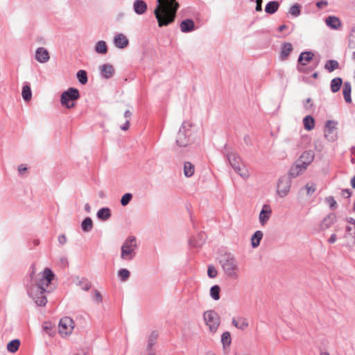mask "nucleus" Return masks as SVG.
Returning a JSON list of instances; mask_svg holds the SVG:
<instances>
[{"label": "nucleus", "instance_id": "f257e3e1", "mask_svg": "<svg viewBox=\"0 0 355 355\" xmlns=\"http://www.w3.org/2000/svg\"><path fill=\"white\" fill-rule=\"evenodd\" d=\"M36 268L31 266L30 277L28 278L24 286L28 295L39 306H44L47 303L46 296V288L51 283L54 274L48 268H46L42 272L35 274Z\"/></svg>", "mask_w": 355, "mask_h": 355}, {"label": "nucleus", "instance_id": "f03ea898", "mask_svg": "<svg viewBox=\"0 0 355 355\" xmlns=\"http://www.w3.org/2000/svg\"><path fill=\"white\" fill-rule=\"evenodd\" d=\"M178 8L179 3L176 0H157L154 15L158 26H167L172 24L175 19Z\"/></svg>", "mask_w": 355, "mask_h": 355}, {"label": "nucleus", "instance_id": "7ed1b4c3", "mask_svg": "<svg viewBox=\"0 0 355 355\" xmlns=\"http://www.w3.org/2000/svg\"><path fill=\"white\" fill-rule=\"evenodd\" d=\"M219 263L225 275L232 280H236L239 277V265L235 257L230 252L221 254Z\"/></svg>", "mask_w": 355, "mask_h": 355}, {"label": "nucleus", "instance_id": "20e7f679", "mask_svg": "<svg viewBox=\"0 0 355 355\" xmlns=\"http://www.w3.org/2000/svg\"><path fill=\"white\" fill-rule=\"evenodd\" d=\"M138 244L135 236H128L121 247V259L123 261H130L137 255Z\"/></svg>", "mask_w": 355, "mask_h": 355}, {"label": "nucleus", "instance_id": "39448f33", "mask_svg": "<svg viewBox=\"0 0 355 355\" xmlns=\"http://www.w3.org/2000/svg\"><path fill=\"white\" fill-rule=\"evenodd\" d=\"M227 160L232 167L234 168L242 178H249V172L246 167L243 164L241 158L234 153H230L227 155Z\"/></svg>", "mask_w": 355, "mask_h": 355}, {"label": "nucleus", "instance_id": "423d86ee", "mask_svg": "<svg viewBox=\"0 0 355 355\" xmlns=\"http://www.w3.org/2000/svg\"><path fill=\"white\" fill-rule=\"evenodd\" d=\"M80 98L79 91L74 87H70L67 90L62 92L60 98V103L62 106L67 109L74 107L75 104L73 101L78 100Z\"/></svg>", "mask_w": 355, "mask_h": 355}, {"label": "nucleus", "instance_id": "0eeeda50", "mask_svg": "<svg viewBox=\"0 0 355 355\" xmlns=\"http://www.w3.org/2000/svg\"><path fill=\"white\" fill-rule=\"evenodd\" d=\"M192 123L189 121H184L180 128L177 135L176 144L180 147H185L189 144V139L188 131L191 128Z\"/></svg>", "mask_w": 355, "mask_h": 355}, {"label": "nucleus", "instance_id": "6e6552de", "mask_svg": "<svg viewBox=\"0 0 355 355\" xmlns=\"http://www.w3.org/2000/svg\"><path fill=\"white\" fill-rule=\"evenodd\" d=\"M203 318L206 324L209 326L210 331L216 332L220 324L218 314L215 311L209 310L204 313Z\"/></svg>", "mask_w": 355, "mask_h": 355}, {"label": "nucleus", "instance_id": "1a4fd4ad", "mask_svg": "<svg viewBox=\"0 0 355 355\" xmlns=\"http://www.w3.org/2000/svg\"><path fill=\"white\" fill-rule=\"evenodd\" d=\"M291 178L287 175H284L279 178L277 184V194L281 197H286L291 189Z\"/></svg>", "mask_w": 355, "mask_h": 355}, {"label": "nucleus", "instance_id": "9d476101", "mask_svg": "<svg viewBox=\"0 0 355 355\" xmlns=\"http://www.w3.org/2000/svg\"><path fill=\"white\" fill-rule=\"evenodd\" d=\"M73 321L69 317H64L60 319L59 325H58V331L61 335L67 336L72 332L73 329Z\"/></svg>", "mask_w": 355, "mask_h": 355}, {"label": "nucleus", "instance_id": "9b49d317", "mask_svg": "<svg viewBox=\"0 0 355 355\" xmlns=\"http://www.w3.org/2000/svg\"><path fill=\"white\" fill-rule=\"evenodd\" d=\"M336 125L337 123L334 121L328 120L326 122L324 137L329 141H334L337 139Z\"/></svg>", "mask_w": 355, "mask_h": 355}, {"label": "nucleus", "instance_id": "f8f14e48", "mask_svg": "<svg viewBox=\"0 0 355 355\" xmlns=\"http://www.w3.org/2000/svg\"><path fill=\"white\" fill-rule=\"evenodd\" d=\"M313 53L311 51H304L300 54L298 58L297 70L300 72H304V66L313 60Z\"/></svg>", "mask_w": 355, "mask_h": 355}, {"label": "nucleus", "instance_id": "ddd939ff", "mask_svg": "<svg viewBox=\"0 0 355 355\" xmlns=\"http://www.w3.org/2000/svg\"><path fill=\"white\" fill-rule=\"evenodd\" d=\"M306 167L301 163V161L298 159L295 164L291 167L289 170L288 176L291 178L297 177L300 174L303 173L306 170Z\"/></svg>", "mask_w": 355, "mask_h": 355}, {"label": "nucleus", "instance_id": "4468645a", "mask_svg": "<svg viewBox=\"0 0 355 355\" xmlns=\"http://www.w3.org/2000/svg\"><path fill=\"white\" fill-rule=\"evenodd\" d=\"M272 213V209L268 205H264L260 211L259 219L262 225H264L269 220Z\"/></svg>", "mask_w": 355, "mask_h": 355}, {"label": "nucleus", "instance_id": "2eb2a0df", "mask_svg": "<svg viewBox=\"0 0 355 355\" xmlns=\"http://www.w3.org/2000/svg\"><path fill=\"white\" fill-rule=\"evenodd\" d=\"M113 42H114L115 46L119 49H124L129 44L128 39L123 33L116 34L114 37Z\"/></svg>", "mask_w": 355, "mask_h": 355}, {"label": "nucleus", "instance_id": "dca6fc26", "mask_svg": "<svg viewBox=\"0 0 355 355\" xmlns=\"http://www.w3.org/2000/svg\"><path fill=\"white\" fill-rule=\"evenodd\" d=\"M50 56L48 51L43 48L39 47L35 51V60L41 63H44L49 61Z\"/></svg>", "mask_w": 355, "mask_h": 355}, {"label": "nucleus", "instance_id": "f3484780", "mask_svg": "<svg viewBox=\"0 0 355 355\" xmlns=\"http://www.w3.org/2000/svg\"><path fill=\"white\" fill-rule=\"evenodd\" d=\"M132 8L134 12L139 15L144 14L148 8L147 3L143 0H135L133 2Z\"/></svg>", "mask_w": 355, "mask_h": 355}, {"label": "nucleus", "instance_id": "a211bd4d", "mask_svg": "<svg viewBox=\"0 0 355 355\" xmlns=\"http://www.w3.org/2000/svg\"><path fill=\"white\" fill-rule=\"evenodd\" d=\"M336 221V215L334 213L328 214L321 222L320 229L326 230L329 228Z\"/></svg>", "mask_w": 355, "mask_h": 355}, {"label": "nucleus", "instance_id": "6ab92c4d", "mask_svg": "<svg viewBox=\"0 0 355 355\" xmlns=\"http://www.w3.org/2000/svg\"><path fill=\"white\" fill-rule=\"evenodd\" d=\"M180 28L182 33H189L196 29V26L192 19H186L180 23Z\"/></svg>", "mask_w": 355, "mask_h": 355}, {"label": "nucleus", "instance_id": "aec40b11", "mask_svg": "<svg viewBox=\"0 0 355 355\" xmlns=\"http://www.w3.org/2000/svg\"><path fill=\"white\" fill-rule=\"evenodd\" d=\"M159 334L157 331H153L150 333L148 338V343L146 346V353H149L150 352H155L153 349V347L157 342Z\"/></svg>", "mask_w": 355, "mask_h": 355}, {"label": "nucleus", "instance_id": "412c9836", "mask_svg": "<svg viewBox=\"0 0 355 355\" xmlns=\"http://www.w3.org/2000/svg\"><path fill=\"white\" fill-rule=\"evenodd\" d=\"M114 72V67L110 64H105L101 67V74L106 79L110 78L113 76Z\"/></svg>", "mask_w": 355, "mask_h": 355}, {"label": "nucleus", "instance_id": "4be33fe9", "mask_svg": "<svg viewBox=\"0 0 355 355\" xmlns=\"http://www.w3.org/2000/svg\"><path fill=\"white\" fill-rule=\"evenodd\" d=\"M293 51V46L289 42L284 43L282 46L279 58L284 60L288 58L291 52Z\"/></svg>", "mask_w": 355, "mask_h": 355}, {"label": "nucleus", "instance_id": "5701e85b", "mask_svg": "<svg viewBox=\"0 0 355 355\" xmlns=\"http://www.w3.org/2000/svg\"><path fill=\"white\" fill-rule=\"evenodd\" d=\"M205 241V234L200 232L197 238H193L189 240V245L194 248L201 247Z\"/></svg>", "mask_w": 355, "mask_h": 355}, {"label": "nucleus", "instance_id": "b1692460", "mask_svg": "<svg viewBox=\"0 0 355 355\" xmlns=\"http://www.w3.org/2000/svg\"><path fill=\"white\" fill-rule=\"evenodd\" d=\"M325 22L329 27L334 30L338 29L341 26L340 19L335 16H329L327 17Z\"/></svg>", "mask_w": 355, "mask_h": 355}, {"label": "nucleus", "instance_id": "393cba45", "mask_svg": "<svg viewBox=\"0 0 355 355\" xmlns=\"http://www.w3.org/2000/svg\"><path fill=\"white\" fill-rule=\"evenodd\" d=\"M111 216V210L108 207H103L100 209L96 213V217L102 221H106L109 220Z\"/></svg>", "mask_w": 355, "mask_h": 355}, {"label": "nucleus", "instance_id": "a878e982", "mask_svg": "<svg viewBox=\"0 0 355 355\" xmlns=\"http://www.w3.org/2000/svg\"><path fill=\"white\" fill-rule=\"evenodd\" d=\"M313 157L314 156L311 151H305L302 154L298 160L301 161V163L303 164L307 168V166L313 161Z\"/></svg>", "mask_w": 355, "mask_h": 355}, {"label": "nucleus", "instance_id": "bb28decb", "mask_svg": "<svg viewBox=\"0 0 355 355\" xmlns=\"http://www.w3.org/2000/svg\"><path fill=\"white\" fill-rule=\"evenodd\" d=\"M232 324L239 329L245 330L248 327V320L243 317L232 319Z\"/></svg>", "mask_w": 355, "mask_h": 355}, {"label": "nucleus", "instance_id": "cd10ccee", "mask_svg": "<svg viewBox=\"0 0 355 355\" xmlns=\"http://www.w3.org/2000/svg\"><path fill=\"white\" fill-rule=\"evenodd\" d=\"M351 92H352L351 83L348 81L345 82L343 84V94L345 101L347 103H350L352 102Z\"/></svg>", "mask_w": 355, "mask_h": 355}, {"label": "nucleus", "instance_id": "c85d7f7f", "mask_svg": "<svg viewBox=\"0 0 355 355\" xmlns=\"http://www.w3.org/2000/svg\"><path fill=\"white\" fill-rule=\"evenodd\" d=\"M21 96L25 102H29L32 98V91L28 83H26L22 87Z\"/></svg>", "mask_w": 355, "mask_h": 355}, {"label": "nucleus", "instance_id": "c756f323", "mask_svg": "<svg viewBox=\"0 0 355 355\" xmlns=\"http://www.w3.org/2000/svg\"><path fill=\"white\" fill-rule=\"evenodd\" d=\"M279 7V3L277 1H271L268 2L265 7V12L268 14H274L276 12Z\"/></svg>", "mask_w": 355, "mask_h": 355}, {"label": "nucleus", "instance_id": "7c9ffc66", "mask_svg": "<svg viewBox=\"0 0 355 355\" xmlns=\"http://www.w3.org/2000/svg\"><path fill=\"white\" fill-rule=\"evenodd\" d=\"M263 238V232L260 230L256 231L251 238V245L252 248H257L259 245L260 241Z\"/></svg>", "mask_w": 355, "mask_h": 355}, {"label": "nucleus", "instance_id": "2f4dec72", "mask_svg": "<svg viewBox=\"0 0 355 355\" xmlns=\"http://www.w3.org/2000/svg\"><path fill=\"white\" fill-rule=\"evenodd\" d=\"M304 127L306 130H311L315 127V120L311 115L306 116L303 119Z\"/></svg>", "mask_w": 355, "mask_h": 355}, {"label": "nucleus", "instance_id": "473e14b6", "mask_svg": "<svg viewBox=\"0 0 355 355\" xmlns=\"http://www.w3.org/2000/svg\"><path fill=\"white\" fill-rule=\"evenodd\" d=\"M342 84H343V80L341 78H339V77L334 78L331 81V84H330L331 91L333 93H336V92H338L340 89Z\"/></svg>", "mask_w": 355, "mask_h": 355}, {"label": "nucleus", "instance_id": "72a5a7b5", "mask_svg": "<svg viewBox=\"0 0 355 355\" xmlns=\"http://www.w3.org/2000/svg\"><path fill=\"white\" fill-rule=\"evenodd\" d=\"M93 228V221L91 218H85L81 223V229L84 232H89Z\"/></svg>", "mask_w": 355, "mask_h": 355}, {"label": "nucleus", "instance_id": "f704fd0d", "mask_svg": "<svg viewBox=\"0 0 355 355\" xmlns=\"http://www.w3.org/2000/svg\"><path fill=\"white\" fill-rule=\"evenodd\" d=\"M95 51L97 53L105 54L107 52V46L105 41L100 40L96 43Z\"/></svg>", "mask_w": 355, "mask_h": 355}, {"label": "nucleus", "instance_id": "c9c22d12", "mask_svg": "<svg viewBox=\"0 0 355 355\" xmlns=\"http://www.w3.org/2000/svg\"><path fill=\"white\" fill-rule=\"evenodd\" d=\"M194 173V166L189 162H187L184 164V174L186 177L190 178Z\"/></svg>", "mask_w": 355, "mask_h": 355}, {"label": "nucleus", "instance_id": "e433bc0d", "mask_svg": "<svg viewBox=\"0 0 355 355\" xmlns=\"http://www.w3.org/2000/svg\"><path fill=\"white\" fill-rule=\"evenodd\" d=\"M339 67V63L338 61L334 60H329L327 61L324 68L329 72L337 69Z\"/></svg>", "mask_w": 355, "mask_h": 355}, {"label": "nucleus", "instance_id": "4c0bfd02", "mask_svg": "<svg viewBox=\"0 0 355 355\" xmlns=\"http://www.w3.org/2000/svg\"><path fill=\"white\" fill-rule=\"evenodd\" d=\"M348 47L355 49V25L352 28L348 37Z\"/></svg>", "mask_w": 355, "mask_h": 355}, {"label": "nucleus", "instance_id": "58836bf2", "mask_svg": "<svg viewBox=\"0 0 355 355\" xmlns=\"http://www.w3.org/2000/svg\"><path fill=\"white\" fill-rule=\"evenodd\" d=\"M220 288L218 285H214L211 287L210 296L214 300H218L220 299Z\"/></svg>", "mask_w": 355, "mask_h": 355}, {"label": "nucleus", "instance_id": "ea45409f", "mask_svg": "<svg viewBox=\"0 0 355 355\" xmlns=\"http://www.w3.org/2000/svg\"><path fill=\"white\" fill-rule=\"evenodd\" d=\"M19 345L20 342L19 340H12L8 343L7 345V349L10 352L14 353L18 350Z\"/></svg>", "mask_w": 355, "mask_h": 355}, {"label": "nucleus", "instance_id": "a19ab883", "mask_svg": "<svg viewBox=\"0 0 355 355\" xmlns=\"http://www.w3.org/2000/svg\"><path fill=\"white\" fill-rule=\"evenodd\" d=\"M232 339L230 333L228 331L224 332L221 336V343L223 345V347L225 348L227 346H230L231 344Z\"/></svg>", "mask_w": 355, "mask_h": 355}, {"label": "nucleus", "instance_id": "79ce46f5", "mask_svg": "<svg viewBox=\"0 0 355 355\" xmlns=\"http://www.w3.org/2000/svg\"><path fill=\"white\" fill-rule=\"evenodd\" d=\"M117 275H118V277L119 278L120 281L125 282L130 277V273L129 270H128L127 269L122 268L118 271Z\"/></svg>", "mask_w": 355, "mask_h": 355}, {"label": "nucleus", "instance_id": "37998d69", "mask_svg": "<svg viewBox=\"0 0 355 355\" xmlns=\"http://www.w3.org/2000/svg\"><path fill=\"white\" fill-rule=\"evenodd\" d=\"M78 81L82 84L85 85L87 83V75L85 70H79L76 74Z\"/></svg>", "mask_w": 355, "mask_h": 355}, {"label": "nucleus", "instance_id": "c03bdc74", "mask_svg": "<svg viewBox=\"0 0 355 355\" xmlns=\"http://www.w3.org/2000/svg\"><path fill=\"white\" fill-rule=\"evenodd\" d=\"M132 193H125L121 199V204L122 206H126L127 205L129 204V202H130V200H132Z\"/></svg>", "mask_w": 355, "mask_h": 355}, {"label": "nucleus", "instance_id": "a18cd8bd", "mask_svg": "<svg viewBox=\"0 0 355 355\" xmlns=\"http://www.w3.org/2000/svg\"><path fill=\"white\" fill-rule=\"evenodd\" d=\"M301 9L300 6L295 4L290 8L289 12L294 17H297L300 15Z\"/></svg>", "mask_w": 355, "mask_h": 355}, {"label": "nucleus", "instance_id": "49530a36", "mask_svg": "<svg viewBox=\"0 0 355 355\" xmlns=\"http://www.w3.org/2000/svg\"><path fill=\"white\" fill-rule=\"evenodd\" d=\"M304 189L306 191V194L309 196L312 195L316 190L315 185L313 183H307Z\"/></svg>", "mask_w": 355, "mask_h": 355}, {"label": "nucleus", "instance_id": "de8ad7c7", "mask_svg": "<svg viewBox=\"0 0 355 355\" xmlns=\"http://www.w3.org/2000/svg\"><path fill=\"white\" fill-rule=\"evenodd\" d=\"M347 235L351 236L352 239L355 238V224H350L346 227Z\"/></svg>", "mask_w": 355, "mask_h": 355}, {"label": "nucleus", "instance_id": "09e8293b", "mask_svg": "<svg viewBox=\"0 0 355 355\" xmlns=\"http://www.w3.org/2000/svg\"><path fill=\"white\" fill-rule=\"evenodd\" d=\"M207 275L210 278H215L217 276L218 272L214 266H208Z\"/></svg>", "mask_w": 355, "mask_h": 355}, {"label": "nucleus", "instance_id": "8fccbe9b", "mask_svg": "<svg viewBox=\"0 0 355 355\" xmlns=\"http://www.w3.org/2000/svg\"><path fill=\"white\" fill-rule=\"evenodd\" d=\"M93 300L97 304H101L103 302V297L97 290L94 291Z\"/></svg>", "mask_w": 355, "mask_h": 355}, {"label": "nucleus", "instance_id": "3c124183", "mask_svg": "<svg viewBox=\"0 0 355 355\" xmlns=\"http://www.w3.org/2000/svg\"><path fill=\"white\" fill-rule=\"evenodd\" d=\"M80 285L81 286L82 289L85 291H89L92 287V284L87 279L81 280L80 282Z\"/></svg>", "mask_w": 355, "mask_h": 355}, {"label": "nucleus", "instance_id": "603ef678", "mask_svg": "<svg viewBox=\"0 0 355 355\" xmlns=\"http://www.w3.org/2000/svg\"><path fill=\"white\" fill-rule=\"evenodd\" d=\"M326 202L329 203L331 209H335L336 207V201L334 200V197L329 196L325 199Z\"/></svg>", "mask_w": 355, "mask_h": 355}, {"label": "nucleus", "instance_id": "864d4df0", "mask_svg": "<svg viewBox=\"0 0 355 355\" xmlns=\"http://www.w3.org/2000/svg\"><path fill=\"white\" fill-rule=\"evenodd\" d=\"M28 168L24 164H20L18 166L17 171L19 175H23L26 171H27Z\"/></svg>", "mask_w": 355, "mask_h": 355}, {"label": "nucleus", "instance_id": "5fc2aeb1", "mask_svg": "<svg viewBox=\"0 0 355 355\" xmlns=\"http://www.w3.org/2000/svg\"><path fill=\"white\" fill-rule=\"evenodd\" d=\"M67 241V237L64 234H61L58 236V242L60 245H64Z\"/></svg>", "mask_w": 355, "mask_h": 355}, {"label": "nucleus", "instance_id": "6e6d98bb", "mask_svg": "<svg viewBox=\"0 0 355 355\" xmlns=\"http://www.w3.org/2000/svg\"><path fill=\"white\" fill-rule=\"evenodd\" d=\"M328 5V2L326 0H321L317 2L316 6L318 8H322Z\"/></svg>", "mask_w": 355, "mask_h": 355}, {"label": "nucleus", "instance_id": "4d7b16f0", "mask_svg": "<svg viewBox=\"0 0 355 355\" xmlns=\"http://www.w3.org/2000/svg\"><path fill=\"white\" fill-rule=\"evenodd\" d=\"M352 195V192L350 191V189H343L342 191V196L345 198H349Z\"/></svg>", "mask_w": 355, "mask_h": 355}, {"label": "nucleus", "instance_id": "13d9d810", "mask_svg": "<svg viewBox=\"0 0 355 355\" xmlns=\"http://www.w3.org/2000/svg\"><path fill=\"white\" fill-rule=\"evenodd\" d=\"M256 11L260 12L262 10V0H256Z\"/></svg>", "mask_w": 355, "mask_h": 355}, {"label": "nucleus", "instance_id": "bf43d9fd", "mask_svg": "<svg viewBox=\"0 0 355 355\" xmlns=\"http://www.w3.org/2000/svg\"><path fill=\"white\" fill-rule=\"evenodd\" d=\"M129 127H130V121L128 119L125 121V122L123 125H121L120 128L123 131H126L129 129Z\"/></svg>", "mask_w": 355, "mask_h": 355}, {"label": "nucleus", "instance_id": "052dcab7", "mask_svg": "<svg viewBox=\"0 0 355 355\" xmlns=\"http://www.w3.org/2000/svg\"><path fill=\"white\" fill-rule=\"evenodd\" d=\"M304 105L306 109H308L309 107H311L313 106V104L311 103V99L310 98H307L304 102Z\"/></svg>", "mask_w": 355, "mask_h": 355}, {"label": "nucleus", "instance_id": "680f3d73", "mask_svg": "<svg viewBox=\"0 0 355 355\" xmlns=\"http://www.w3.org/2000/svg\"><path fill=\"white\" fill-rule=\"evenodd\" d=\"M336 239H337L336 235L335 234H331V236L329 239L328 242L329 243H334L336 242Z\"/></svg>", "mask_w": 355, "mask_h": 355}, {"label": "nucleus", "instance_id": "e2e57ef3", "mask_svg": "<svg viewBox=\"0 0 355 355\" xmlns=\"http://www.w3.org/2000/svg\"><path fill=\"white\" fill-rule=\"evenodd\" d=\"M131 116H132V112L130 110H127L125 111L124 117L125 118L126 120L128 119L130 121Z\"/></svg>", "mask_w": 355, "mask_h": 355}, {"label": "nucleus", "instance_id": "0e129e2a", "mask_svg": "<svg viewBox=\"0 0 355 355\" xmlns=\"http://www.w3.org/2000/svg\"><path fill=\"white\" fill-rule=\"evenodd\" d=\"M85 210L86 211V212L87 213H90L91 212V206L89 205V203H86L85 205Z\"/></svg>", "mask_w": 355, "mask_h": 355}, {"label": "nucleus", "instance_id": "69168bd1", "mask_svg": "<svg viewBox=\"0 0 355 355\" xmlns=\"http://www.w3.org/2000/svg\"><path fill=\"white\" fill-rule=\"evenodd\" d=\"M347 221L350 224H355V220L353 218H348Z\"/></svg>", "mask_w": 355, "mask_h": 355}, {"label": "nucleus", "instance_id": "338daca9", "mask_svg": "<svg viewBox=\"0 0 355 355\" xmlns=\"http://www.w3.org/2000/svg\"><path fill=\"white\" fill-rule=\"evenodd\" d=\"M351 184L353 188H355V175L351 180Z\"/></svg>", "mask_w": 355, "mask_h": 355}, {"label": "nucleus", "instance_id": "774afa93", "mask_svg": "<svg viewBox=\"0 0 355 355\" xmlns=\"http://www.w3.org/2000/svg\"><path fill=\"white\" fill-rule=\"evenodd\" d=\"M286 27H287V26H286V25H284H284L280 26L278 28V30H279V31H284V29H286Z\"/></svg>", "mask_w": 355, "mask_h": 355}]
</instances>
